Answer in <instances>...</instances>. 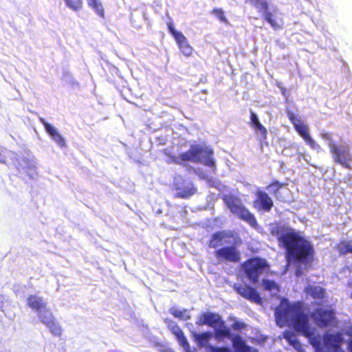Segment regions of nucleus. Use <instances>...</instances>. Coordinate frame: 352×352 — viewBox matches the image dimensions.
I'll list each match as a JSON object with an SVG mask.
<instances>
[{"label": "nucleus", "instance_id": "f257e3e1", "mask_svg": "<svg viewBox=\"0 0 352 352\" xmlns=\"http://www.w3.org/2000/svg\"><path fill=\"white\" fill-rule=\"evenodd\" d=\"M275 317L280 327L287 325L308 338L316 352H344L341 347L343 334L340 331L325 333L322 338L324 349L322 346L321 336L311 327L309 316L305 312L301 301L289 303L287 299H282L276 309Z\"/></svg>", "mask_w": 352, "mask_h": 352}, {"label": "nucleus", "instance_id": "f03ea898", "mask_svg": "<svg viewBox=\"0 0 352 352\" xmlns=\"http://www.w3.org/2000/svg\"><path fill=\"white\" fill-rule=\"evenodd\" d=\"M278 241L285 250L288 263L305 268L310 266L314 259L315 250L311 243L292 229L278 236Z\"/></svg>", "mask_w": 352, "mask_h": 352}, {"label": "nucleus", "instance_id": "7ed1b4c3", "mask_svg": "<svg viewBox=\"0 0 352 352\" xmlns=\"http://www.w3.org/2000/svg\"><path fill=\"white\" fill-rule=\"evenodd\" d=\"M181 164L186 162L203 163L204 165L216 169L213 159V150L199 144H193L186 152L179 155Z\"/></svg>", "mask_w": 352, "mask_h": 352}, {"label": "nucleus", "instance_id": "20e7f679", "mask_svg": "<svg viewBox=\"0 0 352 352\" xmlns=\"http://www.w3.org/2000/svg\"><path fill=\"white\" fill-rule=\"evenodd\" d=\"M198 326L208 325L214 329V337L217 340L232 336L230 329L226 326L221 316L216 313L206 311L202 313L196 322Z\"/></svg>", "mask_w": 352, "mask_h": 352}, {"label": "nucleus", "instance_id": "39448f33", "mask_svg": "<svg viewBox=\"0 0 352 352\" xmlns=\"http://www.w3.org/2000/svg\"><path fill=\"white\" fill-rule=\"evenodd\" d=\"M232 239V245L223 246L214 250V255L218 263H238L241 261V254L238 248L242 244V240L237 234Z\"/></svg>", "mask_w": 352, "mask_h": 352}, {"label": "nucleus", "instance_id": "423d86ee", "mask_svg": "<svg viewBox=\"0 0 352 352\" xmlns=\"http://www.w3.org/2000/svg\"><path fill=\"white\" fill-rule=\"evenodd\" d=\"M223 202L230 212L239 219L245 221L253 228L257 226V221L252 214L239 199L234 196H226L223 198Z\"/></svg>", "mask_w": 352, "mask_h": 352}, {"label": "nucleus", "instance_id": "0eeeda50", "mask_svg": "<svg viewBox=\"0 0 352 352\" xmlns=\"http://www.w3.org/2000/svg\"><path fill=\"white\" fill-rule=\"evenodd\" d=\"M244 274L248 280L256 283L258 281L260 276L268 268L269 265L264 258L253 257L245 261L243 265Z\"/></svg>", "mask_w": 352, "mask_h": 352}, {"label": "nucleus", "instance_id": "6e6552de", "mask_svg": "<svg viewBox=\"0 0 352 352\" xmlns=\"http://www.w3.org/2000/svg\"><path fill=\"white\" fill-rule=\"evenodd\" d=\"M311 317L322 328L336 326L337 323L336 312L333 309L316 308L311 314Z\"/></svg>", "mask_w": 352, "mask_h": 352}, {"label": "nucleus", "instance_id": "1a4fd4ad", "mask_svg": "<svg viewBox=\"0 0 352 352\" xmlns=\"http://www.w3.org/2000/svg\"><path fill=\"white\" fill-rule=\"evenodd\" d=\"M289 121L293 124L296 131L299 134L304 141L312 148H316L318 146L314 139L309 133L308 126L304 123L300 118L296 116L293 112L288 111L287 113Z\"/></svg>", "mask_w": 352, "mask_h": 352}, {"label": "nucleus", "instance_id": "9d476101", "mask_svg": "<svg viewBox=\"0 0 352 352\" xmlns=\"http://www.w3.org/2000/svg\"><path fill=\"white\" fill-rule=\"evenodd\" d=\"M330 152L336 163L342 165L344 168L351 170V156L347 146H338L332 142L329 144Z\"/></svg>", "mask_w": 352, "mask_h": 352}, {"label": "nucleus", "instance_id": "9b49d317", "mask_svg": "<svg viewBox=\"0 0 352 352\" xmlns=\"http://www.w3.org/2000/svg\"><path fill=\"white\" fill-rule=\"evenodd\" d=\"M167 27L168 31L174 37L180 52L186 56H190L192 54L193 48L189 44L186 36L181 32L175 30L172 20L167 23Z\"/></svg>", "mask_w": 352, "mask_h": 352}, {"label": "nucleus", "instance_id": "f8f14e48", "mask_svg": "<svg viewBox=\"0 0 352 352\" xmlns=\"http://www.w3.org/2000/svg\"><path fill=\"white\" fill-rule=\"evenodd\" d=\"M66 6L74 11H78L83 7V0H64ZM88 6L100 16L104 18V11L100 0H87Z\"/></svg>", "mask_w": 352, "mask_h": 352}, {"label": "nucleus", "instance_id": "ddd939ff", "mask_svg": "<svg viewBox=\"0 0 352 352\" xmlns=\"http://www.w3.org/2000/svg\"><path fill=\"white\" fill-rule=\"evenodd\" d=\"M250 2L259 12H263V19L272 28L276 30L280 28L273 13L269 11V3L267 0H250Z\"/></svg>", "mask_w": 352, "mask_h": 352}, {"label": "nucleus", "instance_id": "4468645a", "mask_svg": "<svg viewBox=\"0 0 352 352\" xmlns=\"http://www.w3.org/2000/svg\"><path fill=\"white\" fill-rule=\"evenodd\" d=\"M234 289L237 294L251 302H255L258 305H260L262 302V299L256 290L247 284L234 285Z\"/></svg>", "mask_w": 352, "mask_h": 352}, {"label": "nucleus", "instance_id": "2eb2a0df", "mask_svg": "<svg viewBox=\"0 0 352 352\" xmlns=\"http://www.w3.org/2000/svg\"><path fill=\"white\" fill-rule=\"evenodd\" d=\"M256 199L253 201V206L259 210L269 212L274 206L272 198L268 194L263 190H257Z\"/></svg>", "mask_w": 352, "mask_h": 352}, {"label": "nucleus", "instance_id": "dca6fc26", "mask_svg": "<svg viewBox=\"0 0 352 352\" xmlns=\"http://www.w3.org/2000/svg\"><path fill=\"white\" fill-rule=\"evenodd\" d=\"M236 235V232L231 230H220L214 232L208 242L210 248H217L222 245L227 239H232Z\"/></svg>", "mask_w": 352, "mask_h": 352}, {"label": "nucleus", "instance_id": "f3484780", "mask_svg": "<svg viewBox=\"0 0 352 352\" xmlns=\"http://www.w3.org/2000/svg\"><path fill=\"white\" fill-rule=\"evenodd\" d=\"M174 188L177 191L176 197L178 198L188 199L197 193V188L193 184L184 180L182 183H175Z\"/></svg>", "mask_w": 352, "mask_h": 352}, {"label": "nucleus", "instance_id": "a211bd4d", "mask_svg": "<svg viewBox=\"0 0 352 352\" xmlns=\"http://www.w3.org/2000/svg\"><path fill=\"white\" fill-rule=\"evenodd\" d=\"M40 320L42 323L46 325L51 333L55 336H61L62 329L60 324L56 321L52 313L49 312L47 314H42L39 315Z\"/></svg>", "mask_w": 352, "mask_h": 352}, {"label": "nucleus", "instance_id": "6ab92c4d", "mask_svg": "<svg viewBox=\"0 0 352 352\" xmlns=\"http://www.w3.org/2000/svg\"><path fill=\"white\" fill-rule=\"evenodd\" d=\"M39 121L44 126L46 132L51 136L53 140L60 147L65 146L64 138L56 131V129L50 124L47 122L43 118H39Z\"/></svg>", "mask_w": 352, "mask_h": 352}, {"label": "nucleus", "instance_id": "aec40b11", "mask_svg": "<svg viewBox=\"0 0 352 352\" xmlns=\"http://www.w3.org/2000/svg\"><path fill=\"white\" fill-rule=\"evenodd\" d=\"M27 305L34 311H39L44 310L48 313L50 312L49 310L46 309V302L41 297L38 296L30 295L27 298Z\"/></svg>", "mask_w": 352, "mask_h": 352}, {"label": "nucleus", "instance_id": "412c9836", "mask_svg": "<svg viewBox=\"0 0 352 352\" xmlns=\"http://www.w3.org/2000/svg\"><path fill=\"white\" fill-rule=\"evenodd\" d=\"M171 333L176 337L179 344L186 351H189L190 346L186 338L183 331L177 326L175 325L170 329Z\"/></svg>", "mask_w": 352, "mask_h": 352}, {"label": "nucleus", "instance_id": "4be33fe9", "mask_svg": "<svg viewBox=\"0 0 352 352\" xmlns=\"http://www.w3.org/2000/svg\"><path fill=\"white\" fill-rule=\"evenodd\" d=\"M305 291L314 299H323L326 294L325 289L318 285H308Z\"/></svg>", "mask_w": 352, "mask_h": 352}, {"label": "nucleus", "instance_id": "5701e85b", "mask_svg": "<svg viewBox=\"0 0 352 352\" xmlns=\"http://www.w3.org/2000/svg\"><path fill=\"white\" fill-rule=\"evenodd\" d=\"M283 338L298 351H302V346L294 332L287 330L283 333Z\"/></svg>", "mask_w": 352, "mask_h": 352}, {"label": "nucleus", "instance_id": "b1692460", "mask_svg": "<svg viewBox=\"0 0 352 352\" xmlns=\"http://www.w3.org/2000/svg\"><path fill=\"white\" fill-rule=\"evenodd\" d=\"M250 120L254 129L259 131L262 140H266L267 138V129L261 124L257 116L252 111L250 112Z\"/></svg>", "mask_w": 352, "mask_h": 352}, {"label": "nucleus", "instance_id": "393cba45", "mask_svg": "<svg viewBox=\"0 0 352 352\" xmlns=\"http://www.w3.org/2000/svg\"><path fill=\"white\" fill-rule=\"evenodd\" d=\"M192 336L195 342L199 346H206L208 344L210 340L212 337V333L210 331H205L200 333L194 332L192 333Z\"/></svg>", "mask_w": 352, "mask_h": 352}, {"label": "nucleus", "instance_id": "a878e982", "mask_svg": "<svg viewBox=\"0 0 352 352\" xmlns=\"http://www.w3.org/2000/svg\"><path fill=\"white\" fill-rule=\"evenodd\" d=\"M287 184L286 183H282L278 182V180H272L270 184H269L266 188L270 190V192L277 199L280 197L279 190L280 188L283 187H286Z\"/></svg>", "mask_w": 352, "mask_h": 352}, {"label": "nucleus", "instance_id": "bb28decb", "mask_svg": "<svg viewBox=\"0 0 352 352\" xmlns=\"http://www.w3.org/2000/svg\"><path fill=\"white\" fill-rule=\"evenodd\" d=\"M233 346L236 352H250L251 348L246 345L239 336H236L232 340Z\"/></svg>", "mask_w": 352, "mask_h": 352}, {"label": "nucleus", "instance_id": "cd10ccee", "mask_svg": "<svg viewBox=\"0 0 352 352\" xmlns=\"http://www.w3.org/2000/svg\"><path fill=\"white\" fill-rule=\"evenodd\" d=\"M338 250L340 254H352V243L348 241H343L338 244Z\"/></svg>", "mask_w": 352, "mask_h": 352}, {"label": "nucleus", "instance_id": "c85d7f7f", "mask_svg": "<svg viewBox=\"0 0 352 352\" xmlns=\"http://www.w3.org/2000/svg\"><path fill=\"white\" fill-rule=\"evenodd\" d=\"M211 13L218 18V19L226 24L228 23V19L225 16V12L222 8H215L211 11Z\"/></svg>", "mask_w": 352, "mask_h": 352}, {"label": "nucleus", "instance_id": "c756f323", "mask_svg": "<svg viewBox=\"0 0 352 352\" xmlns=\"http://www.w3.org/2000/svg\"><path fill=\"white\" fill-rule=\"evenodd\" d=\"M263 287L265 290L272 291L274 289H278V285L272 280L263 279L262 281Z\"/></svg>", "mask_w": 352, "mask_h": 352}, {"label": "nucleus", "instance_id": "7c9ffc66", "mask_svg": "<svg viewBox=\"0 0 352 352\" xmlns=\"http://www.w3.org/2000/svg\"><path fill=\"white\" fill-rule=\"evenodd\" d=\"M210 352H232L231 349L227 346H209Z\"/></svg>", "mask_w": 352, "mask_h": 352}, {"label": "nucleus", "instance_id": "2f4dec72", "mask_svg": "<svg viewBox=\"0 0 352 352\" xmlns=\"http://www.w3.org/2000/svg\"><path fill=\"white\" fill-rule=\"evenodd\" d=\"M167 156L168 157V162L170 163L176 164H181V162L179 161V156H175L170 154H167Z\"/></svg>", "mask_w": 352, "mask_h": 352}, {"label": "nucleus", "instance_id": "473e14b6", "mask_svg": "<svg viewBox=\"0 0 352 352\" xmlns=\"http://www.w3.org/2000/svg\"><path fill=\"white\" fill-rule=\"evenodd\" d=\"M285 230L284 227L281 226H276L272 229H271V234L273 236H278L279 234L283 233V230Z\"/></svg>", "mask_w": 352, "mask_h": 352}, {"label": "nucleus", "instance_id": "72a5a7b5", "mask_svg": "<svg viewBox=\"0 0 352 352\" xmlns=\"http://www.w3.org/2000/svg\"><path fill=\"white\" fill-rule=\"evenodd\" d=\"M5 162H6V156L4 154V150L1 146H0V163H5Z\"/></svg>", "mask_w": 352, "mask_h": 352}, {"label": "nucleus", "instance_id": "f704fd0d", "mask_svg": "<svg viewBox=\"0 0 352 352\" xmlns=\"http://www.w3.org/2000/svg\"><path fill=\"white\" fill-rule=\"evenodd\" d=\"M5 162H6V156L4 154V150L1 146H0V163H5Z\"/></svg>", "mask_w": 352, "mask_h": 352}, {"label": "nucleus", "instance_id": "c9c22d12", "mask_svg": "<svg viewBox=\"0 0 352 352\" xmlns=\"http://www.w3.org/2000/svg\"><path fill=\"white\" fill-rule=\"evenodd\" d=\"M171 314L176 318H181L183 316V311L180 310H175L171 312Z\"/></svg>", "mask_w": 352, "mask_h": 352}, {"label": "nucleus", "instance_id": "e433bc0d", "mask_svg": "<svg viewBox=\"0 0 352 352\" xmlns=\"http://www.w3.org/2000/svg\"><path fill=\"white\" fill-rule=\"evenodd\" d=\"M232 327L234 329H240L244 327V324L239 322H235L233 323Z\"/></svg>", "mask_w": 352, "mask_h": 352}, {"label": "nucleus", "instance_id": "4c0bfd02", "mask_svg": "<svg viewBox=\"0 0 352 352\" xmlns=\"http://www.w3.org/2000/svg\"><path fill=\"white\" fill-rule=\"evenodd\" d=\"M349 348L350 349V352H352V338L349 342Z\"/></svg>", "mask_w": 352, "mask_h": 352}, {"label": "nucleus", "instance_id": "58836bf2", "mask_svg": "<svg viewBox=\"0 0 352 352\" xmlns=\"http://www.w3.org/2000/svg\"><path fill=\"white\" fill-rule=\"evenodd\" d=\"M22 161H23L24 163H25V164H29L30 161H29L28 160L23 159V160H22ZM28 166H28V168H30V167H32V166H30V165H28Z\"/></svg>", "mask_w": 352, "mask_h": 352}, {"label": "nucleus", "instance_id": "ea45409f", "mask_svg": "<svg viewBox=\"0 0 352 352\" xmlns=\"http://www.w3.org/2000/svg\"><path fill=\"white\" fill-rule=\"evenodd\" d=\"M296 274L297 276H300L301 274V271L300 269H297L296 271Z\"/></svg>", "mask_w": 352, "mask_h": 352}, {"label": "nucleus", "instance_id": "a19ab883", "mask_svg": "<svg viewBox=\"0 0 352 352\" xmlns=\"http://www.w3.org/2000/svg\"><path fill=\"white\" fill-rule=\"evenodd\" d=\"M351 298H352V292H351Z\"/></svg>", "mask_w": 352, "mask_h": 352}]
</instances>
